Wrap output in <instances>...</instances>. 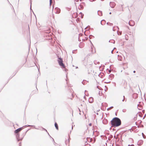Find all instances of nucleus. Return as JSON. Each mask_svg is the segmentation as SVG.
<instances>
[{"label":"nucleus","mask_w":146,"mask_h":146,"mask_svg":"<svg viewBox=\"0 0 146 146\" xmlns=\"http://www.w3.org/2000/svg\"><path fill=\"white\" fill-rule=\"evenodd\" d=\"M133 72H134V73H135V71H133Z\"/></svg>","instance_id":"nucleus-11"},{"label":"nucleus","mask_w":146,"mask_h":146,"mask_svg":"<svg viewBox=\"0 0 146 146\" xmlns=\"http://www.w3.org/2000/svg\"><path fill=\"white\" fill-rule=\"evenodd\" d=\"M55 11H56L55 13L57 14H59L60 13V9L58 8H56L55 9Z\"/></svg>","instance_id":"nucleus-4"},{"label":"nucleus","mask_w":146,"mask_h":146,"mask_svg":"<svg viewBox=\"0 0 146 146\" xmlns=\"http://www.w3.org/2000/svg\"><path fill=\"white\" fill-rule=\"evenodd\" d=\"M113 108V107L112 106L110 108H109L107 109V110L109 111V110H110V109H111Z\"/></svg>","instance_id":"nucleus-9"},{"label":"nucleus","mask_w":146,"mask_h":146,"mask_svg":"<svg viewBox=\"0 0 146 146\" xmlns=\"http://www.w3.org/2000/svg\"><path fill=\"white\" fill-rule=\"evenodd\" d=\"M58 62L59 65L62 68H65V66L63 63L62 59L61 58L58 57Z\"/></svg>","instance_id":"nucleus-2"},{"label":"nucleus","mask_w":146,"mask_h":146,"mask_svg":"<svg viewBox=\"0 0 146 146\" xmlns=\"http://www.w3.org/2000/svg\"><path fill=\"white\" fill-rule=\"evenodd\" d=\"M52 3V0H50V5H51Z\"/></svg>","instance_id":"nucleus-10"},{"label":"nucleus","mask_w":146,"mask_h":146,"mask_svg":"<svg viewBox=\"0 0 146 146\" xmlns=\"http://www.w3.org/2000/svg\"><path fill=\"white\" fill-rule=\"evenodd\" d=\"M142 134L143 135H144V134H143V133H142Z\"/></svg>","instance_id":"nucleus-12"},{"label":"nucleus","mask_w":146,"mask_h":146,"mask_svg":"<svg viewBox=\"0 0 146 146\" xmlns=\"http://www.w3.org/2000/svg\"><path fill=\"white\" fill-rule=\"evenodd\" d=\"M94 101V99L92 97H90L89 99V101L90 103H92Z\"/></svg>","instance_id":"nucleus-6"},{"label":"nucleus","mask_w":146,"mask_h":146,"mask_svg":"<svg viewBox=\"0 0 146 146\" xmlns=\"http://www.w3.org/2000/svg\"><path fill=\"white\" fill-rule=\"evenodd\" d=\"M23 129L22 127L19 128L15 131V133H17L19 132L20 131Z\"/></svg>","instance_id":"nucleus-3"},{"label":"nucleus","mask_w":146,"mask_h":146,"mask_svg":"<svg viewBox=\"0 0 146 146\" xmlns=\"http://www.w3.org/2000/svg\"><path fill=\"white\" fill-rule=\"evenodd\" d=\"M107 24H108V25L111 26H112L113 25V24L112 23H107Z\"/></svg>","instance_id":"nucleus-8"},{"label":"nucleus","mask_w":146,"mask_h":146,"mask_svg":"<svg viewBox=\"0 0 146 146\" xmlns=\"http://www.w3.org/2000/svg\"><path fill=\"white\" fill-rule=\"evenodd\" d=\"M121 124V120L117 117H115L111 121V124L112 127H117L120 126Z\"/></svg>","instance_id":"nucleus-1"},{"label":"nucleus","mask_w":146,"mask_h":146,"mask_svg":"<svg viewBox=\"0 0 146 146\" xmlns=\"http://www.w3.org/2000/svg\"><path fill=\"white\" fill-rule=\"evenodd\" d=\"M54 125H55V126L56 128V129L57 130H58V125L57 124V123L56 122L55 123V124H54Z\"/></svg>","instance_id":"nucleus-7"},{"label":"nucleus","mask_w":146,"mask_h":146,"mask_svg":"<svg viewBox=\"0 0 146 146\" xmlns=\"http://www.w3.org/2000/svg\"><path fill=\"white\" fill-rule=\"evenodd\" d=\"M129 24L130 26H133L135 24V23L132 20H130L129 22Z\"/></svg>","instance_id":"nucleus-5"}]
</instances>
